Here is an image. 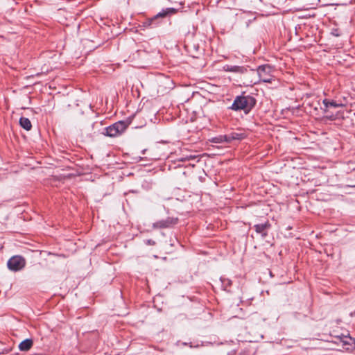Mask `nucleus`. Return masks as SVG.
<instances>
[{"label":"nucleus","instance_id":"obj_22","mask_svg":"<svg viewBox=\"0 0 355 355\" xmlns=\"http://www.w3.org/2000/svg\"><path fill=\"white\" fill-rule=\"evenodd\" d=\"M352 187L355 188V185L352 186Z\"/></svg>","mask_w":355,"mask_h":355},{"label":"nucleus","instance_id":"obj_18","mask_svg":"<svg viewBox=\"0 0 355 355\" xmlns=\"http://www.w3.org/2000/svg\"><path fill=\"white\" fill-rule=\"evenodd\" d=\"M230 134L223 135V141L226 143H230L232 142V139H230Z\"/></svg>","mask_w":355,"mask_h":355},{"label":"nucleus","instance_id":"obj_4","mask_svg":"<svg viewBox=\"0 0 355 355\" xmlns=\"http://www.w3.org/2000/svg\"><path fill=\"white\" fill-rule=\"evenodd\" d=\"M26 266V260L21 256H13L7 262V266L11 271L17 272L22 270Z\"/></svg>","mask_w":355,"mask_h":355},{"label":"nucleus","instance_id":"obj_5","mask_svg":"<svg viewBox=\"0 0 355 355\" xmlns=\"http://www.w3.org/2000/svg\"><path fill=\"white\" fill-rule=\"evenodd\" d=\"M178 222V218L168 217L166 219H162L154 223L152 227L154 229L170 228L176 225Z\"/></svg>","mask_w":355,"mask_h":355},{"label":"nucleus","instance_id":"obj_15","mask_svg":"<svg viewBox=\"0 0 355 355\" xmlns=\"http://www.w3.org/2000/svg\"><path fill=\"white\" fill-rule=\"evenodd\" d=\"M220 281L222 283V287L225 291H228L227 288L232 284V281L229 279H226L224 277H220Z\"/></svg>","mask_w":355,"mask_h":355},{"label":"nucleus","instance_id":"obj_3","mask_svg":"<svg viewBox=\"0 0 355 355\" xmlns=\"http://www.w3.org/2000/svg\"><path fill=\"white\" fill-rule=\"evenodd\" d=\"M273 71V67L270 64L260 65L257 69L259 80L264 83H271Z\"/></svg>","mask_w":355,"mask_h":355},{"label":"nucleus","instance_id":"obj_19","mask_svg":"<svg viewBox=\"0 0 355 355\" xmlns=\"http://www.w3.org/2000/svg\"><path fill=\"white\" fill-rule=\"evenodd\" d=\"M197 158H198V156H196V155H189V156H186L185 157L182 158L181 160L182 161L191 160V159H196Z\"/></svg>","mask_w":355,"mask_h":355},{"label":"nucleus","instance_id":"obj_13","mask_svg":"<svg viewBox=\"0 0 355 355\" xmlns=\"http://www.w3.org/2000/svg\"><path fill=\"white\" fill-rule=\"evenodd\" d=\"M19 125L26 130H30L32 128L31 122L29 119L21 116L19 119Z\"/></svg>","mask_w":355,"mask_h":355},{"label":"nucleus","instance_id":"obj_6","mask_svg":"<svg viewBox=\"0 0 355 355\" xmlns=\"http://www.w3.org/2000/svg\"><path fill=\"white\" fill-rule=\"evenodd\" d=\"M248 66H237L225 64L223 66V71L235 73L243 74L248 71Z\"/></svg>","mask_w":355,"mask_h":355},{"label":"nucleus","instance_id":"obj_21","mask_svg":"<svg viewBox=\"0 0 355 355\" xmlns=\"http://www.w3.org/2000/svg\"><path fill=\"white\" fill-rule=\"evenodd\" d=\"M328 119H331V120H334L336 119V116H334V115H331V116H327Z\"/></svg>","mask_w":355,"mask_h":355},{"label":"nucleus","instance_id":"obj_7","mask_svg":"<svg viewBox=\"0 0 355 355\" xmlns=\"http://www.w3.org/2000/svg\"><path fill=\"white\" fill-rule=\"evenodd\" d=\"M271 225L269 222L254 225V229L257 233L260 234L263 239L268 236V230L270 228Z\"/></svg>","mask_w":355,"mask_h":355},{"label":"nucleus","instance_id":"obj_11","mask_svg":"<svg viewBox=\"0 0 355 355\" xmlns=\"http://www.w3.org/2000/svg\"><path fill=\"white\" fill-rule=\"evenodd\" d=\"M33 345V341L31 338H26L19 344V349L21 352L28 351Z\"/></svg>","mask_w":355,"mask_h":355},{"label":"nucleus","instance_id":"obj_14","mask_svg":"<svg viewBox=\"0 0 355 355\" xmlns=\"http://www.w3.org/2000/svg\"><path fill=\"white\" fill-rule=\"evenodd\" d=\"M230 139L233 140H242L245 138V135L243 133L232 132L230 133Z\"/></svg>","mask_w":355,"mask_h":355},{"label":"nucleus","instance_id":"obj_10","mask_svg":"<svg viewBox=\"0 0 355 355\" xmlns=\"http://www.w3.org/2000/svg\"><path fill=\"white\" fill-rule=\"evenodd\" d=\"M177 12V10L173 8H167L166 9H163L161 12H158L155 16L150 19L149 25H151L153 21L159 17H164L167 15L175 14Z\"/></svg>","mask_w":355,"mask_h":355},{"label":"nucleus","instance_id":"obj_9","mask_svg":"<svg viewBox=\"0 0 355 355\" xmlns=\"http://www.w3.org/2000/svg\"><path fill=\"white\" fill-rule=\"evenodd\" d=\"M177 12V10L173 8H167L166 9H163L161 12H158L155 16L150 19L149 25H151L153 21L159 17H164L167 15L175 14Z\"/></svg>","mask_w":355,"mask_h":355},{"label":"nucleus","instance_id":"obj_2","mask_svg":"<svg viewBox=\"0 0 355 355\" xmlns=\"http://www.w3.org/2000/svg\"><path fill=\"white\" fill-rule=\"evenodd\" d=\"M128 128V125L123 121H119L104 128L103 134L110 137H114L122 134Z\"/></svg>","mask_w":355,"mask_h":355},{"label":"nucleus","instance_id":"obj_17","mask_svg":"<svg viewBox=\"0 0 355 355\" xmlns=\"http://www.w3.org/2000/svg\"><path fill=\"white\" fill-rule=\"evenodd\" d=\"M331 34L333 35L334 36L338 37L340 35V32L338 28H332Z\"/></svg>","mask_w":355,"mask_h":355},{"label":"nucleus","instance_id":"obj_20","mask_svg":"<svg viewBox=\"0 0 355 355\" xmlns=\"http://www.w3.org/2000/svg\"><path fill=\"white\" fill-rule=\"evenodd\" d=\"M145 243L147 245H155V241L152 240V239H147L146 241H145Z\"/></svg>","mask_w":355,"mask_h":355},{"label":"nucleus","instance_id":"obj_8","mask_svg":"<svg viewBox=\"0 0 355 355\" xmlns=\"http://www.w3.org/2000/svg\"><path fill=\"white\" fill-rule=\"evenodd\" d=\"M335 338L337 340L335 342L336 343H342L343 346H346V345L352 346V345H355V338H352L349 335L345 336V335L341 334L340 336H335Z\"/></svg>","mask_w":355,"mask_h":355},{"label":"nucleus","instance_id":"obj_12","mask_svg":"<svg viewBox=\"0 0 355 355\" xmlns=\"http://www.w3.org/2000/svg\"><path fill=\"white\" fill-rule=\"evenodd\" d=\"M322 103L325 107V108L324 109V112H328L327 110V108L329 107H343L344 105L343 103H337L336 101H330L329 99H327V98H324L323 101H322Z\"/></svg>","mask_w":355,"mask_h":355},{"label":"nucleus","instance_id":"obj_1","mask_svg":"<svg viewBox=\"0 0 355 355\" xmlns=\"http://www.w3.org/2000/svg\"><path fill=\"white\" fill-rule=\"evenodd\" d=\"M256 103L257 100L254 97L250 95H241L234 98L233 103L229 108L234 111L243 110L245 114H248L252 110Z\"/></svg>","mask_w":355,"mask_h":355},{"label":"nucleus","instance_id":"obj_16","mask_svg":"<svg viewBox=\"0 0 355 355\" xmlns=\"http://www.w3.org/2000/svg\"><path fill=\"white\" fill-rule=\"evenodd\" d=\"M212 142L216 143V144L223 143L224 141H223V135H220V136L213 138Z\"/></svg>","mask_w":355,"mask_h":355}]
</instances>
